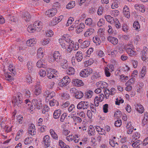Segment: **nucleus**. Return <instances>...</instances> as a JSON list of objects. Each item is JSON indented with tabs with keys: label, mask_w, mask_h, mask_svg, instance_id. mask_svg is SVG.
Returning <instances> with one entry per match:
<instances>
[{
	"label": "nucleus",
	"mask_w": 148,
	"mask_h": 148,
	"mask_svg": "<svg viewBox=\"0 0 148 148\" xmlns=\"http://www.w3.org/2000/svg\"><path fill=\"white\" fill-rule=\"evenodd\" d=\"M59 43L63 48L66 49L70 44V40L65 36L63 37L59 40Z\"/></svg>",
	"instance_id": "nucleus-1"
},
{
	"label": "nucleus",
	"mask_w": 148,
	"mask_h": 148,
	"mask_svg": "<svg viewBox=\"0 0 148 148\" xmlns=\"http://www.w3.org/2000/svg\"><path fill=\"white\" fill-rule=\"evenodd\" d=\"M70 82L71 80L70 78L68 76H66L60 80L58 83V85L61 87L65 86L67 85Z\"/></svg>",
	"instance_id": "nucleus-2"
},
{
	"label": "nucleus",
	"mask_w": 148,
	"mask_h": 148,
	"mask_svg": "<svg viewBox=\"0 0 148 148\" xmlns=\"http://www.w3.org/2000/svg\"><path fill=\"white\" fill-rule=\"evenodd\" d=\"M22 95L21 94H18L17 97H14L12 100V102L14 103V106H17L18 107H20L21 103H22Z\"/></svg>",
	"instance_id": "nucleus-3"
},
{
	"label": "nucleus",
	"mask_w": 148,
	"mask_h": 148,
	"mask_svg": "<svg viewBox=\"0 0 148 148\" xmlns=\"http://www.w3.org/2000/svg\"><path fill=\"white\" fill-rule=\"evenodd\" d=\"M92 69L90 68L85 69L82 71L80 73V76L82 77H88L92 72Z\"/></svg>",
	"instance_id": "nucleus-4"
},
{
	"label": "nucleus",
	"mask_w": 148,
	"mask_h": 148,
	"mask_svg": "<svg viewBox=\"0 0 148 148\" xmlns=\"http://www.w3.org/2000/svg\"><path fill=\"white\" fill-rule=\"evenodd\" d=\"M32 103L31 107H33V106L34 107H35L34 108V109H35V108H36L37 109H40L42 106V104L40 99H33L32 101Z\"/></svg>",
	"instance_id": "nucleus-5"
},
{
	"label": "nucleus",
	"mask_w": 148,
	"mask_h": 148,
	"mask_svg": "<svg viewBox=\"0 0 148 148\" xmlns=\"http://www.w3.org/2000/svg\"><path fill=\"white\" fill-rule=\"evenodd\" d=\"M147 51V48L146 47H144L142 51L141 58L143 61H145L146 60L148 61V54Z\"/></svg>",
	"instance_id": "nucleus-6"
},
{
	"label": "nucleus",
	"mask_w": 148,
	"mask_h": 148,
	"mask_svg": "<svg viewBox=\"0 0 148 148\" xmlns=\"http://www.w3.org/2000/svg\"><path fill=\"white\" fill-rule=\"evenodd\" d=\"M42 23L39 21H35L33 25L34 26L35 28L36 29V31L39 32L42 29Z\"/></svg>",
	"instance_id": "nucleus-7"
},
{
	"label": "nucleus",
	"mask_w": 148,
	"mask_h": 148,
	"mask_svg": "<svg viewBox=\"0 0 148 148\" xmlns=\"http://www.w3.org/2000/svg\"><path fill=\"white\" fill-rule=\"evenodd\" d=\"M43 141L45 147L47 148L49 146L51 142V139L48 135H46L43 138Z\"/></svg>",
	"instance_id": "nucleus-8"
},
{
	"label": "nucleus",
	"mask_w": 148,
	"mask_h": 148,
	"mask_svg": "<svg viewBox=\"0 0 148 148\" xmlns=\"http://www.w3.org/2000/svg\"><path fill=\"white\" fill-rule=\"evenodd\" d=\"M56 8L50 9L48 10L45 13L46 15L49 17H52L54 16L56 13Z\"/></svg>",
	"instance_id": "nucleus-9"
},
{
	"label": "nucleus",
	"mask_w": 148,
	"mask_h": 148,
	"mask_svg": "<svg viewBox=\"0 0 148 148\" xmlns=\"http://www.w3.org/2000/svg\"><path fill=\"white\" fill-rule=\"evenodd\" d=\"M53 57L54 60L57 62H59L62 60V57L59 51H55L53 53Z\"/></svg>",
	"instance_id": "nucleus-10"
},
{
	"label": "nucleus",
	"mask_w": 148,
	"mask_h": 148,
	"mask_svg": "<svg viewBox=\"0 0 148 148\" xmlns=\"http://www.w3.org/2000/svg\"><path fill=\"white\" fill-rule=\"evenodd\" d=\"M73 84L75 86L78 87L83 86L84 84L82 80L77 79H74L73 80Z\"/></svg>",
	"instance_id": "nucleus-11"
},
{
	"label": "nucleus",
	"mask_w": 148,
	"mask_h": 148,
	"mask_svg": "<svg viewBox=\"0 0 148 148\" xmlns=\"http://www.w3.org/2000/svg\"><path fill=\"white\" fill-rule=\"evenodd\" d=\"M123 14L126 18H129L130 17V13L128 7L127 5H125L123 9Z\"/></svg>",
	"instance_id": "nucleus-12"
},
{
	"label": "nucleus",
	"mask_w": 148,
	"mask_h": 148,
	"mask_svg": "<svg viewBox=\"0 0 148 148\" xmlns=\"http://www.w3.org/2000/svg\"><path fill=\"white\" fill-rule=\"evenodd\" d=\"M35 126L34 124H31L29 126L28 128V132L29 134L32 136H34L36 134L35 131Z\"/></svg>",
	"instance_id": "nucleus-13"
},
{
	"label": "nucleus",
	"mask_w": 148,
	"mask_h": 148,
	"mask_svg": "<svg viewBox=\"0 0 148 148\" xmlns=\"http://www.w3.org/2000/svg\"><path fill=\"white\" fill-rule=\"evenodd\" d=\"M132 142L133 143L132 145V146L135 148H140V145L142 144V142L140 140H132Z\"/></svg>",
	"instance_id": "nucleus-14"
},
{
	"label": "nucleus",
	"mask_w": 148,
	"mask_h": 148,
	"mask_svg": "<svg viewBox=\"0 0 148 148\" xmlns=\"http://www.w3.org/2000/svg\"><path fill=\"white\" fill-rule=\"evenodd\" d=\"M22 17L27 22H28L31 19V16L29 13L26 11L23 13Z\"/></svg>",
	"instance_id": "nucleus-15"
},
{
	"label": "nucleus",
	"mask_w": 148,
	"mask_h": 148,
	"mask_svg": "<svg viewBox=\"0 0 148 148\" xmlns=\"http://www.w3.org/2000/svg\"><path fill=\"white\" fill-rule=\"evenodd\" d=\"M107 39L108 41L111 42L114 45H116L118 43V40L115 37L109 36L107 37Z\"/></svg>",
	"instance_id": "nucleus-16"
},
{
	"label": "nucleus",
	"mask_w": 148,
	"mask_h": 148,
	"mask_svg": "<svg viewBox=\"0 0 148 148\" xmlns=\"http://www.w3.org/2000/svg\"><path fill=\"white\" fill-rule=\"evenodd\" d=\"M98 87L102 88H104V89L106 88L108 85L106 82H97L96 84Z\"/></svg>",
	"instance_id": "nucleus-17"
},
{
	"label": "nucleus",
	"mask_w": 148,
	"mask_h": 148,
	"mask_svg": "<svg viewBox=\"0 0 148 148\" xmlns=\"http://www.w3.org/2000/svg\"><path fill=\"white\" fill-rule=\"evenodd\" d=\"M75 58L78 62H81L82 60L83 57L81 51H78L76 53Z\"/></svg>",
	"instance_id": "nucleus-18"
},
{
	"label": "nucleus",
	"mask_w": 148,
	"mask_h": 148,
	"mask_svg": "<svg viewBox=\"0 0 148 148\" xmlns=\"http://www.w3.org/2000/svg\"><path fill=\"white\" fill-rule=\"evenodd\" d=\"M135 109L140 113H142L144 111V108L143 106L139 104H137L136 105Z\"/></svg>",
	"instance_id": "nucleus-19"
},
{
	"label": "nucleus",
	"mask_w": 148,
	"mask_h": 148,
	"mask_svg": "<svg viewBox=\"0 0 148 148\" xmlns=\"http://www.w3.org/2000/svg\"><path fill=\"white\" fill-rule=\"evenodd\" d=\"M95 32V30L92 28H89L85 32L84 36L85 37H88L92 35Z\"/></svg>",
	"instance_id": "nucleus-20"
},
{
	"label": "nucleus",
	"mask_w": 148,
	"mask_h": 148,
	"mask_svg": "<svg viewBox=\"0 0 148 148\" xmlns=\"http://www.w3.org/2000/svg\"><path fill=\"white\" fill-rule=\"evenodd\" d=\"M41 86L38 85L35 86V90L34 92V94L36 95H39L41 92Z\"/></svg>",
	"instance_id": "nucleus-21"
},
{
	"label": "nucleus",
	"mask_w": 148,
	"mask_h": 148,
	"mask_svg": "<svg viewBox=\"0 0 148 148\" xmlns=\"http://www.w3.org/2000/svg\"><path fill=\"white\" fill-rule=\"evenodd\" d=\"M95 127L97 131L100 134L105 135V131L103 128L98 126H96Z\"/></svg>",
	"instance_id": "nucleus-22"
},
{
	"label": "nucleus",
	"mask_w": 148,
	"mask_h": 148,
	"mask_svg": "<svg viewBox=\"0 0 148 148\" xmlns=\"http://www.w3.org/2000/svg\"><path fill=\"white\" fill-rule=\"evenodd\" d=\"M61 110L58 109L56 110L53 113V117L55 119L59 118L60 116Z\"/></svg>",
	"instance_id": "nucleus-23"
},
{
	"label": "nucleus",
	"mask_w": 148,
	"mask_h": 148,
	"mask_svg": "<svg viewBox=\"0 0 148 148\" xmlns=\"http://www.w3.org/2000/svg\"><path fill=\"white\" fill-rule=\"evenodd\" d=\"M104 17L106 21L112 24L114 23V20L113 17H112L110 15H106Z\"/></svg>",
	"instance_id": "nucleus-24"
},
{
	"label": "nucleus",
	"mask_w": 148,
	"mask_h": 148,
	"mask_svg": "<svg viewBox=\"0 0 148 148\" xmlns=\"http://www.w3.org/2000/svg\"><path fill=\"white\" fill-rule=\"evenodd\" d=\"M126 51L130 56H132L136 54V52L133 51L132 49L130 48H127L126 49Z\"/></svg>",
	"instance_id": "nucleus-25"
},
{
	"label": "nucleus",
	"mask_w": 148,
	"mask_h": 148,
	"mask_svg": "<svg viewBox=\"0 0 148 148\" xmlns=\"http://www.w3.org/2000/svg\"><path fill=\"white\" fill-rule=\"evenodd\" d=\"M93 41L96 44L99 45L101 43V41L100 39L99 36L96 35L93 37Z\"/></svg>",
	"instance_id": "nucleus-26"
},
{
	"label": "nucleus",
	"mask_w": 148,
	"mask_h": 148,
	"mask_svg": "<svg viewBox=\"0 0 148 148\" xmlns=\"http://www.w3.org/2000/svg\"><path fill=\"white\" fill-rule=\"evenodd\" d=\"M52 137L55 140H58V136L57 134L53 129H51L49 131Z\"/></svg>",
	"instance_id": "nucleus-27"
},
{
	"label": "nucleus",
	"mask_w": 148,
	"mask_h": 148,
	"mask_svg": "<svg viewBox=\"0 0 148 148\" xmlns=\"http://www.w3.org/2000/svg\"><path fill=\"white\" fill-rule=\"evenodd\" d=\"M35 43V42L34 38L30 39L28 40L26 42V45L28 46H32Z\"/></svg>",
	"instance_id": "nucleus-28"
},
{
	"label": "nucleus",
	"mask_w": 148,
	"mask_h": 148,
	"mask_svg": "<svg viewBox=\"0 0 148 148\" xmlns=\"http://www.w3.org/2000/svg\"><path fill=\"white\" fill-rule=\"evenodd\" d=\"M90 44V42L89 41H84L80 45L82 48H85L88 47Z\"/></svg>",
	"instance_id": "nucleus-29"
},
{
	"label": "nucleus",
	"mask_w": 148,
	"mask_h": 148,
	"mask_svg": "<svg viewBox=\"0 0 148 148\" xmlns=\"http://www.w3.org/2000/svg\"><path fill=\"white\" fill-rule=\"evenodd\" d=\"M83 93L82 92L80 91H78L74 95V96L76 99H80L83 97Z\"/></svg>",
	"instance_id": "nucleus-30"
},
{
	"label": "nucleus",
	"mask_w": 148,
	"mask_h": 148,
	"mask_svg": "<svg viewBox=\"0 0 148 148\" xmlns=\"http://www.w3.org/2000/svg\"><path fill=\"white\" fill-rule=\"evenodd\" d=\"M27 31L30 33H34L36 31V29L33 25H31L29 26L27 28Z\"/></svg>",
	"instance_id": "nucleus-31"
},
{
	"label": "nucleus",
	"mask_w": 148,
	"mask_h": 148,
	"mask_svg": "<svg viewBox=\"0 0 148 148\" xmlns=\"http://www.w3.org/2000/svg\"><path fill=\"white\" fill-rule=\"evenodd\" d=\"M104 96L103 94H101L98 96H97L95 98V100H99V102L102 101L104 98Z\"/></svg>",
	"instance_id": "nucleus-32"
},
{
	"label": "nucleus",
	"mask_w": 148,
	"mask_h": 148,
	"mask_svg": "<svg viewBox=\"0 0 148 148\" xmlns=\"http://www.w3.org/2000/svg\"><path fill=\"white\" fill-rule=\"evenodd\" d=\"M89 134L90 135H94L95 132V129L92 125H90L88 128Z\"/></svg>",
	"instance_id": "nucleus-33"
},
{
	"label": "nucleus",
	"mask_w": 148,
	"mask_h": 148,
	"mask_svg": "<svg viewBox=\"0 0 148 148\" xmlns=\"http://www.w3.org/2000/svg\"><path fill=\"white\" fill-rule=\"evenodd\" d=\"M49 103L50 106H58L59 105L58 102L54 99L51 101L49 102Z\"/></svg>",
	"instance_id": "nucleus-34"
},
{
	"label": "nucleus",
	"mask_w": 148,
	"mask_h": 148,
	"mask_svg": "<svg viewBox=\"0 0 148 148\" xmlns=\"http://www.w3.org/2000/svg\"><path fill=\"white\" fill-rule=\"evenodd\" d=\"M75 6V2L73 1L70 2L66 6V8L68 9H71Z\"/></svg>",
	"instance_id": "nucleus-35"
},
{
	"label": "nucleus",
	"mask_w": 148,
	"mask_h": 148,
	"mask_svg": "<svg viewBox=\"0 0 148 148\" xmlns=\"http://www.w3.org/2000/svg\"><path fill=\"white\" fill-rule=\"evenodd\" d=\"M75 73V70L72 67H70L68 69L67 73L69 75H73Z\"/></svg>",
	"instance_id": "nucleus-36"
},
{
	"label": "nucleus",
	"mask_w": 148,
	"mask_h": 148,
	"mask_svg": "<svg viewBox=\"0 0 148 148\" xmlns=\"http://www.w3.org/2000/svg\"><path fill=\"white\" fill-rule=\"evenodd\" d=\"M93 94V92L92 91L89 90L88 91L86 92L85 95L86 96V97L87 98H90L92 97Z\"/></svg>",
	"instance_id": "nucleus-37"
},
{
	"label": "nucleus",
	"mask_w": 148,
	"mask_h": 148,
	"mask_svg": "<svg viewBox=\"0 0 148 148\" xmlns=\"http://www.w3.org/2000/svg\"><path fill=\"white\" fill-rule=\"evenodd\" d=\"M115 26L117 28H119L121 27V25L119 20L116 18L115 19L114 21Z\"/></svg>",
	"instance_id": "nucleus-38"
},
{
	"label": "nucleus",
	"mask_w": 148,
	"mask_h": 148,
	"mask_svg": "<svg viewBox=\"0 0 148 148\" xmlns=\"http://www.w3.org/2000/svg\"><path fill=\"white\" fill-rule=\"evenodd\" d=\"M104 20L103 18H100L97 23V25L100 27L104 25Z\"/></svg>",
	"instance_id": "nucleus-39"
},
{
	"label": "nucleus",
	"mask_w": 148,
	"mask_h": 148,
	"mask_svg": "<svg viewBox=\"0 0 148 148\" xmlns=\"http://www.w3.org/2000/svg\"><path fill=\"white\" fill-rule=\"evenodd\" d=\"M37 56L39 58L42 57L43 56V52L41 48H40L38 50Z\"/></svg>",
	"instance_id": "nucleus-40"
},
{
	"label": "nucleus",
	"mask_w": 148,
	"mask_h": 148,
	"mask_svg": "<svg viewBox=\"0 0 148 148\" xmlns=\"http://www.w3.org/2000/svg\"><path fill=\"white\" fill-rule=\"evenodd\" d=\"M82 109H87L89 107V103L87 101H82Z\"/></svg>",
	"instance_id": "nucleus-41"
},
{
	"label": "nucleus",
	"mask_w": 148,
	"mask_h": 148,
	"mask_svg": "<svg viewBox=\"0 0 148 148\" xmlns=\"http://www.w3.org/2000/svg\"><path fill=\"white\" fill-rule=\"evenodd\" d=\"M50 41V39L48 38H44L41 41V44L43 45H46L49 43Z\"/></svg>",
	"instance_id": "nucleus-42"
},
{
	"label": "nucleus",
	"mask_w": 148,
	"mask_h": 148,
	"mask_svg": "<svg viewBox=\"0 0 148 148\" xmlns=\"http://www.w3.org/2000/svg\"><path fill=\"white\" fill-rule=\"evenodd\" d=\"M73 45V43H72V42H71L70 43L69 45V46L67 47V48L66 50L67 52L70 53L72 51Z\"/></svg>",
	"instance_id": "nucleus-43"
},
{
	"label": "nucleus",
	"mask_w": 148,
	"mask_h": 148,
	"mask_svg": "<svg viewBox=\"0 0 148 148\" xmlns=\"http://www.w3.org/2000/svg\"><path fill=\"white\" fill-rule=\"evenodd\" d=\"M140 137V135L137 132L134 133L132 136V140H136Z\"/></svg>",
	"instance_id": "nucleus-44"
},
{
	"label": "nucleus",
	"mask_w": 148,
	"mask_h": 148,
	"mask_svg": "<svg viewBox=\"0 0 148 148\" xmlns=\"http://www.w3.org/2000/svg\"><path fill=\"white\" fill-rule=\"evenodd\" d=\"M27 66L29 72H32L33 70V68L32 66V62H28L27 64Z\"/></svg>",
	"instance_id": "nucleus-45"
},
{
	"label": "nucleus",
	"mask_w": 148,
	"mask_h": 148,
	"mask_svg": "<svg viewBox=\"0 0 148 148\" xmlns=\"http://www.w3.org/2000/svg\"><path fill=\"white\" fill-rule=\"evenodd\" d=\"M133 26L135 30L139 29L140 27V26L138 21H135L133 23Z\"/></svg>",
	"instance_id": "nucleus-46"
},
{
	"label": "nucleus",
	"mask_w": 148,
	"mask_h": 148,
	"mask_svg": "<svg viewBox=\"0 0 148 148\" xmlns=\"http://www.w3.org/2000/svg\"><path fill=\"white\" fill-rule=\"evenodd\" d=\"M55 95V93L53 92H50L49 95L47 96L46 97V99L47 100H49L51 99Z\"/></svg>",
	"instance_id": "nucleus-47"
},
{
	"label": "nucleus",
	"mask_w": 148,
	"mask_h": 148,
	"mask_svg": "<svg viewBox=\"0 0 148 148\" xmlns=\"http://www.w3.org/2000/svg\"><path fill=\"white\" fill-rule=\"evenodd\" d=\"M92 22V19L90 18H87L85 21V23L87 25H91Z\"/></svg>",
	"instance_id": "nucleus-48"
},
{
	"label": "nucleus",
	"mask_w": 148,
	"mask_h": 148,
	"mask_svg": "<svg viewBox=\"0 0 148 148\" xmlns=\"http://www.w3.org/2000/svg\"><path fill=\"white\" fill-rule=\"evenodd\" d=\"M146 73V68L145 66H144L142 68L140 72V75L141 77H143L145 75Z\"/></svg>",
	"instance_id": "nucleus-49"
},
{
	"label": "nucleus",
	"mask_w": 148,
	"mask_h": 148,
	"mask_svg": "<svg viewBox=\"0 0 148 148\" xmlns=\"http://www.w3.org/2000/svg\"><path fill=\"white\" fill-rule=\"evenodd\" d=\"M104 71L105 75L107 77L110 76L111 75L110 72H112L110 71L108 67H105Z\"/></svg>",
	"instance_id": "nucleus-50"
},
{
	"label": "nucleus",
	"mask_w": 148,
	"mask_h": 148,
	"mask_svg": "<svg viewBox=\"0 0 148 148\" xmlns=\"http://www.w3.org/2000/svg\"><path fill=\"white\" fill-rule=\"evenodd\" d=\"M59 23V21H57V20L55 17L53 18L52 20L51 21V23H50L49 25L50 26H53L56 25Z\"/></svg>",
	"instance_id": "nucleus-51"
},
{
	"label": "nucleus",
	"mask_w": 148,
	"mask_h": 148,
	"mask_svg": "<svg viewBox=\"0 0 148 148\" xmlns=\"http://www.w3.org/2000/svg\"><path fill=\"white\" fill-rule=\"evenodd\" d=\"M44 106V108L42 110V112L43 114H47V113L49 108L46 105H45Z\"/></svg>",
	"instance_id": "nucleus-52"
},
{
	"label": "nucleus",
	"mask_w": 148,
	"mask_h": 148,
	"mask_svg": "<svg viewBox=\"0 0 148 148\" xmlns=\"http://www.w3.org/2000/svg\"><path fill=\"white\" fill-rule=\"evenodd\" d=\"M32 141V138L31 137H28L25 139L24 143L25 145H28L31 143Z\"/></svg>",
	"instance_id": "nucleus-53"
},
{
	"label": "nucleus",
	"mask_w": 148,
	"mask_h": 148,
	"mask_svg": "<svg viewBox=\"0 0 148 148\" xmlns=\"http://www.w3.org/2000/svg\"><path fill=\"white\" fill-rule=\"evenodd\" d=\"M134 79L133 78H132L130 79L126 83H125L126 86L130 85L134 83Z\"/></svg>",
	"instance_id": "nucleus-54"
},
{
	"label": "nucleus",
	"mask_w": 148,
	"mask_h": 148,
	"mask_svg": "<svg viewBox=\"0 0 148 148\" xmlns=\"http://www.w3.org/2000/svg\"><path fill=\"white\" fill-rule=\"evenodd\" d=\"M45 33L46 36L48 37H51L53 35V32L51 30L47 31Z\"/></svg>",
	"instance_id": "nucleus-55"
},
{
	"label": "nucleus",
	"mask_w": 148,
	"mask_h": 148,
	"mask_svg": "<svg viewBox=\"0 0 148 148\" xmlns=\"http://www.w3.org/2000/svg\"><path fill=\"white\" fill-rule=\"evenodd\" d=\"M119 2L118 1L116 2H114L112 3L111 5V8L112 9H114L115 8H117L118 7V4Z\"/></svg>",
	"instance_id": "nucleus-56"
},
{
	"label": "nucleus",
	"mask_w": 148,
	"mask_h": 148,
	"mask_svg": "<svg viewBox=\"0 0 148 148\" xmlns=\"http://www.w3.org/2000/svg\"><path fill=\"white\" fill-rule=\"evenodd\" d=\"M61 96L63 99H68L69 97V94L65 92L62 93Z\"/></svg>",
	"instance_id": "nucleus-57"
},
{
	"label": "nucleus",
	"mask_w": 148,
	"mask_h": 148,
	"mask_svg": "<svg viewBox=\"0 0 148 148\" xmlns=\"http://www.w3.org/2000/svg\"><path fill=\"white\" fill-rule=\"evenodd\" d=\"M114 116L116 117L117 118L120 117L121 116V112L120 111H117L114 114Z\"/></svg>",
	"instance_id": "nucleus-58"
},
{
	"label": "nucleus",
	"mask_w": 148,
	"mask_h": 148,
	"mask_svg": "<svg viewBox=\"0 0 148 148\" xmlns=\"http://www.w3.org/2000/svg\"><path fill=\"white\" fill-rule=\"evenodd\" d=\"M73 120L77 123H81L82 120V119L79 117L77 116H74L73 118Z\"/></svg>",
	"instance_id": "nucleus-59"
},
{
	"label": "nucleus",
	"mask_w": 148,
	"mask_h": 148,
	"mask_svg": "<svg viewBox=\"0 0 148 148\" xmlns=\"http://www.w3.org/2000/svg\"><path fill=\"white\" fill-rule=\"evenodd\" d=\"M131 62H132L133 67L134 68H136L137 67L138 64V62L136 60H131Z\"/></svg>",
	"instance_id": "nucleus-60"
},
{
	"label": "nucleus",
	"mask_w": 148,
	"mask_h": 148,
	"mask_svg": "<svg viewBox=\"0 0 148 148\" xmlns=\"http://www.w3.org/2000/svg\"><path fill=\"white\" fill-rule=\"evenodd\" d=\"M108 105L107 104L103 105V112L105 113H106L108 112Z\"/></svg>",
	"instance_id": "nucleus-61"
},
{
	"label": "nucleus",
	"mask_w": 148,
	"mask_h": 148,
	"mask_svg": "<svg viewBox=\"0 0 148 148\" xmlns=\"http://www.w3.org/2000/svg\"><path fill=\"white\" fill-rule=\"evenodd\" d=\"M103 8L102 6H100L97 10V14L99 15H101L103 13Z\"/></svg>",
	"instance_id": "nucleus-62"
},
{
	"label": "nucleus",
	"mask_w": 148,
	"mask_h": 148,
	"mask_svg": "<svg viewBox=\"0 0 148 148\" xmlns=\"http://www.w3.org/2000/svg\"><path fill=\"white\" fill-rule=\"evenodd\" d=\"M39 73L40 75V76L42 77H44L46 75L45 71L42 69L39 72Z\"/></svg>",
	"instance_id": "nucleus-63"
},
{
	"label": "nucleus",
	"mask_w": 148,
	"mask_h": 148,
	"mask_svg": "<svg viewBox=\"0 0 148 148\" xmlns=\"http://www.w3.org/2000/svg\"><path fill=\"white\" fill-rule=\"evenodd\" d=\"M129 28V27L126 24H124L122 26V29L125 32H127Z\"/></svg>",
	"instance_id": "nucleus-64"
}]
</instances>
